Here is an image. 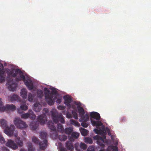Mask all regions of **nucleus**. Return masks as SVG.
<instances>
[{
  "mask_svg": "<svg viewBox=\"0 0 151 151\" xmlns=\"http://www.w3.org/2000/svg\"><path fill=\"white\" fill-rule=\"evenodd\" d=\"M29 117L32 119H34L36 118L35 115L31 109H29L28 113L22 114L21 115V117L22 118L27 119Z\"/></svg>",
  "mask_w": 151,
  "mask_h": 151,
  "instance_id": "obj_12",
  "label": "nucleus"
},
{
  "mask_svg": "<svg viewBox=\"0 0 151 151\" xmlns=\"http://www.w3.org/2000/svg\"><path fill=\"white\" fill-rule=\"evenodd\" d=\"M45 99L47 104L50 105H52L56 101L57 103L60 104L61 102L60 99H57L55 94L49 93L45 95Z\"/></svg>",
  "mask_w": 151,
  "mask_h": 151,
  "instance_id": "obj_5",
  "label": "nucleus"
},
{
  "mask_svg": "<svg viewBox=\"0 0 151 151\" xmlns=\"http://www.w3.org/2000/svg\"><path fill=\"white\" fill-rule=\"evenodd\" d=\"M75 104L76 105H77L78 106H80V105L78 103L76 102L75 101Z\"/></svg>",
  "mask_w": 151,
  "mask_h": 151,
  "instance_id": "obj_48",
  "label": "nucleus"
},
{
  "mask_svg": "<svg viewBox=\"0 0 151 151\" xmlns=\"http://www.w3.org/2000/svg\"><path fill=\"white\" fill-rule=\"evenodd\" d=\"M40 138L43 140V143H40V148L42 150H45L47 146V134L45 132H41L40 133Z\"/></svg>",
  "mask_w": 151,
  "mask_h": 151,
  "instance_id": "obj_6",
  "label": "nucleus"
},
{
  "mask_svg": "<svg viewBox=\"0 0 151 151\" xmlns=\"http://www.w3.org/2000/svg\"><path fill=\"white\" fill-rule=\"evenodd\" d=\"M78 111L80 114L81 115V116L85 114L84 110L82 107H81L78 109Z\"/></svg>",
  "mask_w": 151,
  "mask_h": 151,
  "instance_id": "obj_32",
  "label": "nucleus"
},
{
  "mask_svg": "<svg viewBox=\"0 0 151 151\" xmlns=\"http://www.w3.org/2000/svg\"><path fill=\"white\" fill-rule=\"evenodd\" d=\"M81 124L82 126L85 128H86L88 126V124L86 122H82L81 123Z\"/></svg>",
  "mask_w": 151,
  "mask_h": 151,
  "instance_id": "obj_39",
  "label": "nucleus"
},
{
  "mask_svg": "<svg viewBox=\"0 0 151 151\" xmlns=\"http://www.w3.org/2000/svg\"><path fill=\"white\" fill-rule=\"evenodd\" d=\"M43 95V93L42 91L38 90L37 91V96L40 98H41Z\"/></svg>",
  "mask_w": 151,
  "mask_h": 151,
  "instance_id": "obj_31",
  "label": "nucleus"
},
{
  "mask_svg": "<svg viewBox=\"0 0 151 151\" xmlns=\"http://www.w3.org/2000/svg\"><path fill=\"white\" fill-rule=\"evenodd\" d=\"M30 127H31V129L33 130H35L38 127V125L37 124H34L33 123H32L31 124Z\"/></svg>",
  "mask_w": 151,
  "mask_h": 151,
  "instance_id": "obj_34",
  "label": "nucleus"
},
{
  "mask_svg": "<svg viewBox=\"0 0 151 151\" xmlns=\"http://www.w3.org/2000/svg\"><path fill=\"white\" fill-rule=\"evenodd\" d=\"M0 109L2 110V111L4 110L14 111L16 110V107L12 104H7L5 106H4Z\"/></svg>",
  "mask_w": 151,
  "mask_h": 151,
  "instance_id": "obj_13",
  "label": "nucleus"
},
{
  "mask_svg": "<svg viewBox=\"0 0 151 151\" xmlns=\"http://www.w3.org/2000/svg\"><path fill=\"white\" fill-rule=\"evenodd\" d=\"M20 151H26L24 149H21L20 150Z\"/></svg>",
  "mask_w": 151,
  "mask_h": 151,
  "instance_id": "obj_52",
  "label": "nucleus"
},
{
  "mask_svg": "<svg viewBox=\"0 0 151 151\" xmlns=\"http://www.w3.org/2000/svg\"><path fill=\"white\" fill-rule=\"evenodd\" d=\"M27 145L28 146V151H34V149L33 147L32 143L30 142H28L27 143Z\"/></svg>",
  "mask_w": 151,
  "mask_h": 151,
  "instance_id": "obj_29",
  "label": "nucleus"
},
{
  "mask_svg": "<svg viewBox=\"0 0 151 151\" xmlns=\"http://www.w3.org/2000/svg\"><path fill=\"white\" fill-rule=\"evenodd\" d=\"M94 131L97 134H103L104 133V132H106L104 127L102 128V129H94Z\"/></svg>",
  "mask_w": 151,
  "mask_h": 151,
  "instance_id": "obj_19",
  "label": "nucleus"
},
{
  "mask_svg": "<svg viewBox=\"0 0 151 151\" xmlns=\"http://www.w3.org/2000/svg\"><path fill=\"white\" fill-rule=\"evenodd\" d=\"M91 117L96 119L97 121H95L94 119H91V121L92 124L93 126H95L96 127L101 126L103 125L101 121H99L100 119V114L98 112H93L90 113Z\"/></svg>",
  "mask_w": 151,
  "mask_h": 151,
  "instance_id": "obj_4",
  "label": "nucleus"
},
{
  "mask_svg": "<svg viewBox=\"0 0 151 151\" xmlns=\"http://www.w3.org/2000/svg\"><path fill=\"white\" fill-rule=\"evenodd\" d=\"M94 139L97 140V143L100 146L102 147H104L105 146L104 145L103 143L107 142V141L104 139H106V137L105 135H104L102 137H101L99 135H96L93 137Z\"/></svg>",
  "mask_w": 151,
  "mask_h": 151,
  "instance_id": "obj_9",
  "label": "nucleus"
},
{
  "mask_svg": "<svg viewBox=\"0 0 151 151\" xmlns=\"http://www.w3.org/2000/svg\"><path fill=\"white\" fill-rule=\"evenodd\" d=\"M79 136V134L77 132H75L72 133L71 137L72 138H71L70 141H67L66 143V146L68 149L70 151H72L74 149L73 144L72 142L74 141V139L73 138L77 139Z\"/></svg>",
  "mask_w": 151,
  "mask_h": 151,
  "instance_id": "obj_7",
  "label": "nucleus"
},
{
  "mask_svg": "<svg viewBox=\"0 0 151 151\" xmlns=\"http://www.w3.org/2000/svg\"><path fill=\"white\" fill-rule=\"evenodd\" d=\"M6 146H8L14 150L16 149L17 148V146L14 142V141L12 140H8V142L6 143Z\"/></svg>",
  "mask_w": 151,
  "mask_h": 151,
  "instance_id": "obj_14",
  "label": "nucleus"
},
{
  "mask_svg": "<svg viewBox=\"0 0 151 151\" xmlns=\"http://www.w3.org/2000/svg\"><path fill=\"white\" fill-rule=\"evenodd\" d=\"M15 141L19 146L22 147L23 145V142L20 140V138L19 137H16Z\"/></svg>",
  "mask_w": 151,
  "mask_h": 151,
  "instance_id": "obj_21",
  "label": "nucleus"
},
{
  "mask_svg": "<svg viewBox=\"0 0 151 151\" xmlns=\"http://www.w3.org/2000/svg\"><path fill=\"white\" fill-rule=\"evenodd\" d=\"M20 95L23 98H26L27 96V92L25 89H22L20 92Z\"/></svg>",
  "mask_w": 151,
  "mask_h": 151,
  "instance_id": "obj_17",
  "label": "nucleus"
},
{
  "mask_svg": "<svg viewBox=\"0 0 151 151\" xmlns=\"http://www.w3.org/2000/svg\"><path fill=\"white\" fill-rule=\"evenodd\" d=\"M58 108L61 110H64L65 108V107L64 106H60L58 107Z\"/></svg>",
  "mask_w": 151,
  "mask_h": 151,
  "instance_id": "obj_44",
  "label": "nucleus"
},
{
  "mask_svg": "<svg viewBox=\"0 0 151 151\" xmlns=\"http://www.w3.org/2000/svg\"><path fill=\"white\" fill-rule=\"evenodd\" d=\"M80 145L81 147V149L82 150V149L85 150L86 149L87 147V146L84 143L81 142L80 143Z\"/></svg>",
  "mask_w": 151,
  "mask_h": 151,
  "instance_id": "obj_33",
  "label": "nucleus"
},
{
  "mask_svg": "<svg viewBox=\"0 0 151 151\" xmlns=\"http://www.w3.org/2000/svg\"><path fill=\"white\" fill-rule=\"evenodd\" d=\"M2 150L3 151H10L9 150L5 147H4L2 148Z\"/></svg>",
  "mask_w": 151,
  "mask_h": 151,
  "instance_id": "obj_45",
  "label": "nucleus"
},
{
  "mask_svg": "<svg viewBox=\"0 0 151 151\" xmlns=\"http://www.w3.org/2000/svg\"><path fill=\"white\" fill-rule=\"evenodd\" d=\"M26 134V133H25H25H24V135H25V134Z\"/></svg>",
  "mask_w": 151,
  "mask_h": 151,
  "instance_id": "obj_55",
  "label": "nucleus"
},
{
  "mask_svg": "<svg viewBox=\"0 0 151 151\" xmlns=\"http://www.w3.org/2000/svg\"><path fill=\"white\" fill-rule=\"evenodd\" d=\"M99 151H105V150L104 149H103L100 150Z\"/></svg>",
  "mask_w": 151,
  "mask_h": 151,
  "instance_id": "obj_53",
  "label": "nucleus"
},
{
  "mask_svg": "<svg viewBox=\"0 0 151 151\" xmlns=\"http://www.w3.org/2000/svg\"><path fill=\"white\" fill-rule=\"evenodd\" d=\"M81 133L82 135L85 136L88 134V132L86 129L83 128H81Z\"/></svg>",
  "mask_w": 151,
  "mask_h": 151,
  "instance_id": "obj_23",
  "label": "nucleus"
},
{
  "mask_svg": "<svg viewBox=\"0 0 151 151\" xmlns=\"http://www.w3.org/2000/svg\"><path fill=\"white\" fill-rule=\"evenodd\" d=\"M0 124L3 128H5L4 130V133L9 136L13 135L15 129V127L13 125H10L9 127L8 126L6 121L3 119L1 120Z\"/></svg>",
  "mask_w": 151,
  "mask_h": 151,
  "instance_id": "obj_3",
  "label": "nucleus"
},
{
  "mask_svg": "<svg viewBox=\"0 0 151 151\" xmlns=\"http://www.w3.org/2000/svg\"><path fill=\"white\" fill-rule=\"evenodd\" d=\"M43 111H45V113L42 114L39 116H38L37 118V120L41 124H43L47 121V117L45 114L47 112V109L46 108H45L43 109Z\"/></svg>",
  "mask_w": 151,
  "mask_h": 151,
  "instance_id": "obj_11",
  "label": "nucleus"
},
{
  "mask_svg": "<svg viewBox=\"0 0 151 151\" xmlns=\"http://www.w3.org/2000/svg\"><path fill=\"white\" fill-rule=\"evenodd\" d=\"M20 109L22 110H26L28 109V107L26 105L22 104L20 106Z\"/></svg>",
  "mask_w": 151,
  "mask_h": 151,
  "instance_id": "obj_35",
  "label": "nucleus"
},
{
  "mask_svg": "<svg viewBox=\"0 0 151 151\" xmlns=\"http://www.w3.org/2000/svg\"><path fill=\"white\" fill-rule=\"evenodd\" d=\"M84 141L86 143L89 144H92L93 142L92 139L89 137L85 138Z\"/></svg>",
  "mask_w": 151,
  "mask_h": 151,
  "instance_id": "obj_27",
  "label": "nucleus"
},
{
  "mask_svg": "<svg viewBox=\"0 0 151 151\" xmlns=\"http://www.w3.org/2000/svg\"><path fill=\"white\" fill-rule=\"evenodd\" d=\"M87 151H95L93 146H89L87 149Z\"/></svg>",
  "mask_w": 151,
  "mask_h": 151,
  "instance_id": "obj_41",
  "label": "nucleus"
},
{
  "mask_svg": "<svg viewBox=\"0 0 151 151\" xmlns=\"http://www.w3.org/2000/svg\"><path fill=\"white\" fill-rule=\"evenodd\" d=\"M0 142L1 144H4L5 142V141L4 139L2 136L0 134Z\"/></svg>",
  "mask_w": 151,
  "mask_h": 151,
  "instance_id": "obj_38",
  "label": "nucleus"
},
{
  "mask_svg": "<svg viewBox=\"0 0 151 151\" xmlns=\"http://www.w3.org/2000/svg\"><path fill=\"white\" fill-rule=\"evenodd\" d=\"M81 117L82 120L84 122H87L89 120V116L88 114H86L85 115H83Z\"/></svg>",
  "mask_w": 151,
  "mask_h": 151,
  "instance_id": "obj_24",
  "label": "nucleus"
},
{
  "mask_svg": "<svg viewBox=\"0 0 151 151\" xmlns=\"http://www.w3.org/2000/svg\"><path fill=\"white\" fill-rule=\"evenodd\" d=\"M4 71L2 70H0V76H4Z\"/></svg>",
  "mask_w": 151,
  "mask_h": 151,
  "instance_id": "obj_46",
  "label": "nucleus"
},
{
  "mask_svg": "<svg viewBox=\"0 0 151 151\" xmlns=\"http://www.w3.org/2000/svg\"><path fill=\"white\" fill-rule=\"evenodd\" d=\"M6 73L8 76L6 77L7 84L9 85L8 88L10 91H14L16 89L17 83L14 82L12 77H19L16 78V81H18L23 80L25 85L29 90H32L33 88V85L32 81L26 80L25 77L23 73L19 69H13L10 70L7 69Z\"/></svg>",
  "mask_w": 151,
  "mask_h": 151,
  "instance_id": "obj_1",
  "label": "nucleus"
},
{
  "mask_svg": "<svg viewBox=\"0 0 151 151\" xmlns=\"http://www.w3.org/2000/svg\"><path fill=\"white\" fill-rule=\"evenodd\" d=\"M34 96L32 95L31 93H29L28 98V100L30 102L33 101Z\"/></svg>",
  "mask_w": 151,
  "mask_h": 151,
  "instance_id": "obj_36",
  "label": "nucleus"
},
{
  "mask_svg": "<svg viewBox=\"0 0 151 151\" xmlns=\"http://www.w3.org/2000/svg\"><path fill=\"white\" fill-rule=\"evenodd\" d=\"M60 151H66L64 148H62L60 150Z\"/></svg>",
  "mask_w": 151,
  "mask_h": 151,
  "instance_id": "obj_49",
  "label": "nucleus"
},
{
  "mask_svg": "<svg viewBox=\"0 0 151 151\" xmlns=\"http://www.w3.org/2000/svg\"><path fill=\"white\" fill-rule=\"evenodd\" d=\"M20 109H18V112L19 113H21L22 112H20Z\"/></svg>",
  "mask_w": 151,
  "mask_h": 151,
  "instance_id": "obj_50",
  "label": "nucleus"
},
{
  "mask_svg": "<svg viewBox=\"0 0 151 151\" xmlns=\"http://www.w3.org/2000/svg\"><path fill=\"white\" fill-rule=\"evenodd\" d=\"M73 130L71 127L66 128L64 130L65 133L67 134H69L72 132Z\"/></svg>",
  "mask_w": 151,
  "mask_h": 151,
  "instance_id": "obj_25",
  "label": "nucleus"
},
{
  "mask_svg": "<svg viewBox=\"0 0 151 151\" xmlns=\"http://www.w3.org/2000/svg\"><path fill=\"white\" fill-rule=\"evenodd\" d=\"M42 105L39 103L36 102L34 104L33 109L35 112H40L41 109Z\"/></svg>",
  "mask_w": 151,
  "mask_h": 151,
  "instance_id": "obj_15",
  "label": "nucleus"
},
{
  "mask_svg": "<svg viewBox=\"0 0 151 151\" xmlns=\"http://www.w3.org/2000/svg\"><path fill=\"white\" fill-rule=\"evenodd\" d=\"M4 65L5 66H6V63H4Z\"/></svg>",
  "mask_w": 151,
  "mask_h": 151,
  "instance_id": "obj_54",
  "label": "nucleus"
},
{
  "mask_svg": "<svg viewBox=\"0 0 151 151\" xmlns=\"http://www.w3.org/2000/svg\"><path fill=\"white\" fill-rule=\"evenodd\" d=\"M19 97L18 95L14 94L10 97V101L13 102L15 101L19 100Z\"/></svg>",
  "mask_w": 151,
  "mask_h": 151,
  "instance_id": "obj_20",
  "label": "nucleus"
},
{
  "mask_svg": "<svg viewBox=\"0 0 151 151\" xmlns=\"http://www.w3.org/2000/svg\"><path fill=\"white\" fill-rule=\"evenodd\" d=\"M63 99L65 100L64 104L67 105L69 109L72 108L73 109L75 108V105H71L70 103L72 101V99L69 96H64Z\"/></svg>",
  "mask_w": 151,
  "mask_h": 151,
  "instance_id": "obj_10",
  "label": "nucleus"
},
{
  "mask_svg": "<svg viewBox=\"0 0 151 151\" xmlns=\"http://www.w3.org/2000/svg\"><path fill=\"white\" fill-rule=\"evenodd\" d=\"M5 77H4L3 76H0V82L2 83L5 81Z\"/></svg>",
  "mask_w": 151,
  "mask_h": 151,
  "instance_id": "obj_40",
  "label": "nucleus"
},
{
  "mask_svg": "<svg viewBox=\"0 0 151 151\" xmlns=\"http://www.w3.org/2000/svg\"><path fill=\"white\" fill-rule=\"evenodd\" d=\"M18 136V134L17 133L14 134V136L15 137H17Z\"/></svg>",
  "mask_w": 151,
  "mask_h": 151,
  "instance_id": "obj_51",
  "label": "nucleus"
},
{
  "mask_svg": "<svg viewBox=\"0 0 151 151\" xmlns=\"http://www.w3.org/2000/svg\"><path fill=\"white\" fill-rule=\"evenodd\" d=\"M66 116L67 118L69 119L71 118L72 117V114L68 112L66 113Z\"/></svg>",
  "mask_w": 151,
  "mask_h": 151,
  "instance_id": "obj_42",
  "label": "nucleus"
},
{
  "mask_svg": "<svg viewBox=\"0 0 151 151\" xmlns=\"http://www.w3.org/2000/svg\"><path fill=\"white\" fill-rule=\"evenodd\" d=\"M80 144L77 143L75 144V148L76 151H83L81 149Z\"/></svg>",
  "mask_w": 151,
  "mask_h": 151,
  "instance_id": "obj_28",
  "label": "nucleus"
},
{
  "mask_svg": "<svg viewBox=\"0 0 151 151\" xmlns=\"http://www.w3.org/2000/svg\"><path fill=\"white\" fill-rule=\"evenodd\" d=\"M14 123L17 128L21 129H25L28 126L24 122L19 118L15 119L14 120Z\"/></svg>",
  "mask_w": 151,
  "mask_h": 151,
  "instance_id": "obj_8",
  "label": "nucleus"
},
{
  "mask_svg": "<svg viewBox=\"0 0 151 151\" xmlns=\"http://www.w3.org/2000/svg\"><path fill=\"white\" fill-rule=\"evenodd\" d=\"M48 127L52 130L54 131L56 129V127L54 123L51 121H49L48 122Z\"/></svg>",
  "mask_w": 151,
  "mask_h": 151,
  "instance_id": "obj_16",
  "label": "nucleus"
},
{
  "mask_svg": "<svg viewBox=\"0 0 151 151\" xmlns=\"http://www.w3.org/2000/svg\"><path fill=\"white\" fill-rule=\"evenodd\" d=\"M72 114L74 116V118L76 119H78V117L77 115V114L76 112L73 111H72Z\"/></svg>",
  "mask_w": 151,
  "mask_h": 151,
  "instance_id": "obj_37",
  "label": "nucleus"
},
{
  "mask_svg": "<svg viewBox=\"0 0 151 151\" xmlns=\"http://www.w3.org/2000/svg\"><path fill=\"white\" fill-rule=\"evenodd\" d=\"M67 138V136L64 135H60L58 136V139L61 141H65Z\"/></svg>",
  "mask_w": 151,
  "mask_h": 151,
  "instance_id": "obj_26",
  "label": "nucleus"
},
{
  "mask_svg": "<svg viewBox=\"0 0 151 151\" xmlns=\"http://www.w3.org/2000/svg\"><path fill=\"white\" fill-rule=\"evenodd\" d=\"M56 110L52 112V116L53 120L57 126V130L58 132L61 133L64 132V128L62 125L59 123V121H60L62 123H65V120L64 117L61 114H58L56 112Z\"/></svg>",
  "mask_w": 151,
  "mask_h": 151,
  "instance_id": "obj_2",
  "label": "nucleus"
},
{
  "mask_svg": "<svg viewBox=\"0 0 151 151\" xmlns=\"http://www.w3.org/2000/svg\"><path fill=\"white\" fill-rule=\"evenodd\" d=\"M70 123L75 126H78L80 125L79 123L77 121L73 119H70Z\"/></svg>",
  "mask_w": 151,
  "mask_h": 151,
  "instance_id": "obj_30",
  "label": "nucleus"
},
{
  "mask_svg": "<svg viewBox=\"0 0 151 151\" xmlns=\"http://www.w3.org/2000/svg\"><path fill=\"white\" fill-rule=\"evenodd\" d=\"M118 148L116 146L110 145L108 147L107 151H118Z\"/></svg>",
  "mask_w": 151,
  "mask_h": 151,
  "instance_id": "obj_18",
  "label": "nucleus"
},
{
  "mask_svg": "<svg viewBox=\"0 0 151 151\" xmlns=\"http://www.w3.org/2000/svg\"><path fill=\"white\" fill-rule=\"evenodd\" d=\"M1 67L2 68V70H4V67L3 66V65L2 64L0 63V68Z\"/></svg>",
  "mask_w": 151,
  "mask_h": 151,
  "instance_id": "obj_47",
  "label": "nucleus"
},
{
  "mask_svg": "<svg viewBox=\"0 0 151 151\" xmlns=\"http://www.w3.org/2000/svg\"><path fill=\"white\" fill-rule=\"evenodd\" d=\"M4 106H3V102L1 101V99L0 98V109ZM0 111H2V110L1 109H0Z\"/></svg>",
  "mask_w": 151,
  "mask_h": 151,
  "instance_id": "obj_43",
  "label": "nucleus"
},
{
  "mask_svg": "<svg viewBox=\"0 0 151 151\" xmlns=\"http://www.w3.org/2000/svg\"><path fill=\"white\" fill-rule=\"evenodd\" d=\"M32 141L35 144H38L40 146V143H43L42 142H40V140L37 137H32Z\"/></svg>",
  "mask_w": 151,
  "mask_h": 151,
  "instance_id": "obj_22",
  "label": "nucleus"
}]
</instances>
